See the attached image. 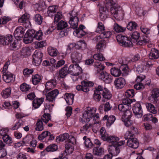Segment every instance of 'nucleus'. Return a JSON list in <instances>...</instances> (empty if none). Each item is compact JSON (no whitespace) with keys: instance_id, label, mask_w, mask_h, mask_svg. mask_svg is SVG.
<instances>
[{"instance_id":"19","label":"nucleus","mask_w":159,"mask_h":159,"mask_svg":"<svg viewBox=\"0 0 159 159\" xmlns=\"http://www.w3.org/2000/svg\"><path fill=\"white\" fill-rule=\"evenodd\" d=\"M110 154L113 156H116L119 154L120 149L116 146L111 145L109 146L108 148Z\"/></svg>"},{"instance_id":"58","label":"nucleus","mask_w":159,"mask_h":159,"mask_svg":"<svg viewBox=\"0 0 159 159\" xmlns=\"http://www.w3.org/2000/svg\"><path fill=\"white\" fill-rule=\"evenodd\" d=\"M104 8L102 7H101L100 9V16L101 19L102 20H105L107 17L106 14V12L104 11Z\"/></svg>"},{"instance_id":"55","label":"nucleus","mask_w":159,"mask_h":159,"mask_svg":"<svg viewBox=\"0 0 159 159\" xmlns=\"http://www.w3.org/2000/svg\"><path fill=\"white\" fill-rule=\"evenodd\" d=\"M93 58L96 60L100 61H103L105 60V58L103 55L101 53L95 54L93 56Z\"/></svg>"},{"instance_id":"50","label":"nucleus","mask_w":159,"mask_h":159,"mask_svg":"<svg viewBox=\"0 0 159 159\" xmlns=\"http://www.w3.org/2000/svg\"><path fill=\"white\" fill-rule=\"evenodd\" d=\"M56 11V7L55 6H50L48 7V13L50 16H53V14Z\"/></svg>"},{"instance_id":"26","label":"nucleus","mask_w":159,"mask_h":159,"mask_svg":"<svg viewBox=\"0 0 159 159\" xmlns=\"http://www.w3.org/2000/svg\"><path fill=\"white\" fill-rule=\"evenodd\" d=\"M100 133L101 139L104 141H107L110 136H109L106 132L105 129L103 127H102L100 130Z\"/></svg>"},{"instance_id":"2","label":"nucleus","mask_w":159,"mask_h":159,"mask_svg":"<svg viewBox=\"0 0 159 159\" xmlns=\"http://www.w3.org/2000/svg\"><path fill=\"white\" fill-rule=\"evenodd\" d=\"M116 39L118 43L121 45L125 47H130L132 46V43L130 40V38L120 34L116 36Z\"/></svg>"},{"instance_id":"15","label":"nucleus","mask_w":159,"mask_h":159,"mask_svg":"<svg viewBox=\"0 0 159 159\" xmlns=\"http://www.w3.org/2000/svg\"><path fill=\"white\" fill-rule=\"evenodd\" d=\"M24 30L21 26L16 28L14 32V36L17 40L23 37Z\"/></svg>"},{"instance_id":"45","label":"nucleus","mask_w":159,"mask_h":159,"mask_svg":"<svg viewBox=\"0 0 159 159\" xmlns=\"http://www.w3.org/2000/svg\"><path fill=\"white\" fill-rule=\"evenodd\" d=\"M75 33L76 34L77 37L79 38H81L86 34V33L84 31L80 29H76L73 32L74 34Z\"/></svg>"},{"instance_id":"49","label":"nucleus","mask_w":159,"mask_h":159,"mask_svg":"<svg viewBox=\"0 0 159 159\" xmlns=\"http://www.w3.org/2000/svg\"><path fill=\"white\" fill-rule=\"evenodd\" d=\"M132 115V112L129 110V109L126 110L124 112V114L122 116V119H130Z\"/></svg>"},{"instance_id":"28","label":"nucleus","mask_w":159,"mask_h":159,"mask_svg":"<svg viewBox=\"0 0 159 159\" xmlns=\"http://www.w3.org/2000/svg\"><path fill=\"white\" fill-rule=\"evenodd\" d=\"M149 57L150 59H157L159 57L158 51L155 48L151 50V52L150 53Z\"/></svg>"},{"instance_id":"14","label":"nucleus","mask_w":159,"mask_h":159,"mask_svg":"<svg viewBox=\"0 0 159 159\" xmlns=\"http://www.w3.org/2000/svg\"><path fill=\"white\" fill-rule=\"evenodd\" d=\"M70 16L71 17H70L69 23L70 25L71 28H75L78 25V18L76 15L73 16L71 14H70Z\"/></svg>"},{"instance_id":"57","label":"nucleus","mask_w":159,"mask_h":159,"mask_svg":"<svg viewBox=\"0 0 159 159\" xmlns=\"http://www.w3.org/2000/svg\"><path fill=\"white\" fill-rule=\"evenodd\" d=\"M131 107L130 106L121 104L118 105V109L120 111L123 112L125 111L126 110L129 109Z\"/></svg>"},{"instance_id":"32","label":"nucleus","mask_w":159,"mask_h":159,"mask_svg":"<svg viewBox=\"0 0 159 159\" xmlns=\"http://www.w3.org/2000/svg\"><path fill=\"white\" fill-rule=\"evenodd\" d=\"M94 66L97 69V70L98 73L99 74V75H101V72H104L103 70L104 68V66L101 63H97L94 64Z\"/></svg>"},{"instance_id":"4","label":"nucleus","mask_w":159,"mask_h":159,"mask_svg":"<svg viewBox=\"0 0 159 159\" xmlns=\"http://www.w3.org/2000/svg\"><path fill=\"white\" fill-rule=\"evenodd\" d=\"M57 81H58L57 80V79L55 78V76L54 75L53 79L46 82L45 85V88L43 91L44 94L46 95L48 91L54 89L56 86Z\"/></svg>"},{"instance_id":"43","label":"nucleus","mask_w":159,"mask_h":159,"mask_svg":"<svg viewBox=\"0 0 159 159\" xmlns=\"http://www.w3.org/2000/svg\"><path fill=\"white\" fill-rule=\"evenodd\" d=\"M2 139L3 141L7 144L10 145L13 142L11 137L7 134L3 136Z\"/></svg>"},{"instance_id":"39","label":"nucleus","mask_w":159,"mask_h":159,"mask_svg":"<svg viewBox=\"0 0 159 159\" xmlns=\"http://www.w3.org/2000/svg\"><path fill=\"white\" fill-rule=\"evenodd\" d=\"M137 24L135 22L131 21L129 22L127 25V29L130 31L134 30L137 26Z\"/></svg>"},{"instance_id":"35","label":"nucleus","mask_w":159,"mask_h":159,"mask_svg":"<svg viewBox=\"0 0 159 159\" xmlns=\"http://www.w3.org/2000/svg\"><path fill=\"white\" fill-rule=\"evenodd\" d=\"M146 107L148 110L150 112L153 114L157 112V110L156 109L154 106L150 103H147L146 104Z\"/></svg>"},{"instance_id":"37","label":"nucleus","mask_w":159,"mask_h":159,"mask_svg":"<svg viewBox=\"0 0 159 159\" xmlns=\"http://www.w3.org/2000/svg\"><path fill=\"white\" fill-rule=\"evenodd\" d=\"M114 30L115 31L119 33L121 32H124L126 28L125 27H122L119 25L117 23H115L113 26Z\"/></svg>"},{"instance_id":"38","label":"nucleus","mask_w":159,"mask_h":159,"mask_svg":"<svg viewBox=\"0 0 159 159\" xmlns=\"http://www.w3.org/2000/svg\"><path fill=\"white\" fill-rule=\"evenodd\" d=\"M58 149V147L55 144H50L46 148V150L48 152H53L55 151Z\"/></svg>"},{"instance_id":"9","label":"nucleus","mask_w":159,"mask_h":159,"mask_svg":"<svg viewBox=\"0 0 159 159\" xmlns=\"http://www.w3.org/2000/svg\"><path fill=\"white\" fill-rule=\"evenodd\" d=\"M151 96L148 97V99L153 102H156L157 98L159 97V89H153L151 91Z\"/></svg>"},{"instance_id":"60","label":"nucleus","mask_w":159,"mask_h":159,"mask_svg":"<svg viewBox=\"0 0 159 159\" xmlns=\"http://www.w3.org/2000/svg\"><path fill=\"white\" fill-rule=\"evenodd\" d=\"M49 133L50 132H49L48 131H44L41 134L39 135L38 138V139L39 140H43L47 136H48L49 134Z\"/></svg>"},{"instance_id":"56","label":"nucleus","mask_w":159,"mask_h":159,"mask_svg":"<svg viewBox=\"0 0 159 159\" xmlns=\"http://www.w3.org/2000/svg\"><path fill=\"white\" fill-rule=\"evenodd\" d=\"M146 69L145 65L140 64L137 66L136 67V70L137 72L140 73L143 72Z\"/></svg>"},{"instance_id":"62","label":"nucleus","mask_w":159,"mask_h":159,"mask_svg":"<svg viewBox=\"0 0 159 159\" xmlns=\"http://www.w3.org/2000/svg\"><path fill=\"white\" fill-rule=\"evenodd\" d=\"M134 95V90L133 89L127 90L125 93V95L126 97H133Z\"/></svg>"},{"instance_id":"51","label":"nucleus","mask_w":159,"mask_h":159,"mask_svg":"<svg viewBox=\"0 0 159 159\" xmlns=\"http://www.w3.org/2000/svg\"><path fill=\"white\" fill-rule=\"evenodd\" d=\"M150 42L149 39L145 36L142 39H141L138 42V44L139 45H145Z\"/></svg>"},{"instance_id":"13","label":"nucleus","mask_w":159,"mask_h":159,"mask_svg":"<svg viewBox=\"0 0 159 159\" xmlns=\"http://www.w3.org/2000/svg\"><path fill=\"white\" fill-rule=\"evenodd\" d=\"M116 88L117 89H121L123 88L125 84V79L122 77H119L116 78L114 82Z\"/></svg>"},{"instance_id":"48","label":"nucleus","mask_w":159,"mask_h":159,"mask_svg":"<svg viewBox=\"0 0 159 159\" xmlns=\"http://www.w3.org/2000/svg\"><path fill=\"white\" fill-rule=\"evenodd\" d=\"M20 88L22 91L26 92L31 89V87L30 85L25 83H23L20 85Z\"/></svg>"},{"instance_id":"5","label":"nucleus","mask_w":159,"mask_h":159,"mask_svg":"<svg viewBox=\"0 0 159 159\" xmlns=\"http://www.w3.org/2000/svg\"><path fill=\"white\" fill-rule=\"evenodd\" d=\"M43 56L41 51L36 50L34 52L33 55V64L36 66H39L42 61V57Z\"/></svg>"},{"instance_id":"25","label":"nucleus","mask_w":159,"mask_h":159,"mask_svg":"<svg viewBox=\"0 0 159 159\" xmlns=\"http://www.w3.org/2000/svg\"><path fill=\"white\" fill-rule=\"evenodd\" d=\"M44 101L43 98H37L34 99L33 102V106L35 108L39 107Z\"/></svg>"},{"instance_id":"30","label":"nucleus","mask_w":159,"mask_h":159,"mask_svg":"<svg viewBox=\"0 0 159 159\" xmlns=\"http://www.w3.org/2000/svg\"><path fill=\"white\" fill-rule=\"evenodd\" d=\"M119 140V138L116 136H110L109 139L108 140V142L111 143V145L116 146V143Z\"/></svg>"},{"instance_id":"54","label":"nucleus","mask_w":159,"mask_h":159,"mask_svg":"<svg viewBox=\"0 0 159 159\" xmlns=\"http://www.w3.org/2000/svg\"><path fill=\"white\" fill-rule=\"evenodd\" d=\"M11 89L10 88H7L4 91L2 92V95L4 98H7L11 93Z\"/></svg>"},{"instance_id":"44","label":"nucleus","mask_w":159,"mask_h":159,"mask_svg":"<svg viewBox=\"0 0 159 159\" xmlns=\"http://www.w3.org/2000/svg\"><path fill=\"white\" fill-rule=\"evenodd\" d=\"M105 4L106 7L110 8H111V7H113L117 4L115 0H106Z\"/></svg>"},{"instance_id":"12","label":"nucleus","mask_w":159,"mask_h":159,"mask_svg":"<svg viewBox=\"0 0 159 159\" xmlns=\"http://www.w3.org/2000/svg\"><path fill=\"white\" fill-rule=\"evenodd\" d=\"M71 58L73 63H79L82 60V54L78 52H74L71 54Z\"/></svg>"},{"instance_id":"61","label":"nucleus","mask_w":159,"mask_h":159,"mask_svg":"<svg viewBox=\"0 0 159 159\" xmlns=\"http://www.w3.org/2000/svg\"><path fill=\"white\" fill-rule=\"evenodd\" d=\"M21 52L23 55H29L30 54V50L28 47L23 48L22 49Z\"/></svg>"},{"instance_id":"33","label":"nucleus","mask_w":159,"mask_h":159,"mask_svg":"<svg viewBox=\"0 0 159 159\" xmlns=\"http://www.w3.org/2000/svg\"><path fill=\"white\" fill-rule=\"evenodd\" d=\"M36 127L35 128L36 130L38 131H41L43 129V123L41 119H38L36 123Z\"/></svg>"},{"instance_id":"16","label":"nucleus","mask_w":159,"mask_h":159,"mask_svg":"<svg viewBox=\"0 0 159 159\" xmlns=\"http://www.w3.org/2000/svg\"><path fill=\"white\" fill-rule=\"evenodd\" d=\"M3 78L4 81L8 83L14 82L15 80L13 75L9 72L3 74Z\"/></svg>"},{"instance_id":"59","label":"nucleus","mask_w":159,"mask_h":159,"mask_svg":"<svg viewBox=\"0 0 159 159\" xmlns=\"http://www.w3.org/2000/svg\"><path fill=\"white\" fill-rule=\"evenodd\" d=\"M105 30V27L104 25L101 22H99L96 32L98 33L102 32Z\"/></svg>"},{"instance_id":"29","label":"nucleus","mask_w":159,"mask_h":159,"mask_svg":"<svg viewBox=\"0 0 159 159\" xmlns=\"http://www.w3.org/2000/svg\"><path fill=\"white\" fill-rule=\"evenodd\" d=\"M67 25L66 22L63 20H61L57 24V30H61L66 28Z\"/></svg>"},{"instance_id":"42","label":"nucleus","mask_w":159,"mask_h":159,"mask_svg":"<svg viewBox=\"0 0 159 159\" xmlns=\"http://www.w3.org/2000/svg\"><path fill=\"white\" fill-rule=\"evenodd\" d=\"M34 20L37 24L40 25L43 21L42 17L39 14H36L34 16Z\"/></svg>"},{"instance_id":"1","label":"nucleus","mask_w":159,"mask_h":159,"mask_svg":"<svg viewBox=\"0 0 159 159\" xmlns=\"http://www.w3.org/2000/svg\"><path fill=\"white\" fill-rule=\"evenodd\" d=\"M96 111V109L95 108L88 107L87 110L83 113L82 118L80 119L82 123L84 124L80 129V131L83 133L86 134L89 132V129L92 125L89 122L90 119H92L93 116L95 114Z\"/></svg>"},{"instance_id":"10","label":"nucleus","mask_w":159,"mask_h":159,"mask_svg":"<svg viewBox=\"0 0 159 159\" xmlns=\"http://www.w3.org/2000/svg\"><path fill=\"white\" fill-rule=\"evenodd\" d=\"M127 145L129 147L136 149L139 145V143L137 139L129 138L127 142Z\"/></svg>"},{"instance_id":"52","label":"nucleus","mask_w":159,"mask_h":159,"mask_svg":"<svg viewBox=\"0 0 159 159\" xmlns=\"http://www.w3.org/2000/svg\"><path fill=\"white\" fill-rule=\"evenodd\" d=\"M69 136L68 134L65 133L61 135L57 138V141H63L66 140Z\"/></svg>"},{"instance_id":"8","label":"nucleus","mask_w":159,"mask_h":159,"mask_svg":"<svg viewBox=\"0 0 159 159\" xmlns=\"http://www.w3.org/2000/svg\"><path fill=\"white\" fill-rule=\"evenodd\" d=\"M134 113L138 118H141L143 115V110L141 104L139 103H136L133 107Z\"/></svg>"},{"instance_id":"40","label":"nucleus","mask_w":159,"mask_h":159,"mask_svg":"<svg viewBox=\"0 0 159 159\" xmlns=\"http://www.w3.org/2000/svg\"><path fill=\"white\" fill-rule=\"evenodd\" d=\"M48 52L49 54L52 57L56 56L58 52L57 49L56 48H54L52 47H49L48 48Z\"/></svg>"},{"instance_id":"36","label":"nucleus","mask_w":159,"mask_h":159,"mask_svg":"<svg viewBox=\"0 0 159 159\" xmlns=\"http://www.w3.org/2000/svg\"><path fill=\"white\" fill-rule=\"evenodd\" d=\"M106 44V42L105 40H101L96 47L98 51L99 52H101L102 48L105 47Z\"/></svg>"},{"instance_id":"11","label":"nucleus","mask_w":159,"mask_h":159,"mask_svg":"<svg viewBox=\"0 0 159 159\" xmlns=\"http://www.w3.org/2000/svg\"><path fill=\"white\" fill-rule=\"evenodd\" d=\"M58 94V90L57 89H54L47 94L46 100L49 102H52L55 100Z\"/></svg>"},{"instance_id":"53","label":"nucleus","mask_w":159,"mask_h":159,"mask_svg":"<svg viewBox=\"0 0 159 159\" xmlns=\"http://www.w3.org/2000/svg\"><path fill=\"white\" fill-rule=\"evenodd\" d=\"M33 39L32 37L25 33L24 38V41L25 43L28 44L31 43L33 41Z\"/></svg>"},{"instance_id":"18","label":"nucleus","mask_w":159,"mask_h":159,"mask_svg":"<svg viewBox=\"0 0 159 159\" xmlns=\"http://www.w3.org/2000/svg\"><path fill=\"white\" fill-rule=\"evenodd\" d=\"M99 76L100 78L107 83H110L112 81V77L105 71L101 72Z\"/></svg>"},{"instance_id":"6","label":"nucleus","mask_w":159,"mask_h":159,"mask_svg":"<svg viewBox=\"0 0 159 159\" xmlns=\"http://www.w3.org/2000/svg\"><path fill=\"white\" fill-rule=\"evenodd\" d=\"M69 68L65 66L60 69L59 72L56 73L54 75L55 76V78L57 79V80L60 81L61 79H63L65 77L69 72Z\"/></svg>"},{"instance_id":"63","label":"nucleus","mask_w":159,"mask_h":159,"mask_svg":"<svg viewBox=\"0 0 159 159\" xmlns=\"http://www.w3.org/2000/svg\"><path fill=\"white\" fill-rule=\"evenodd\" d=\"M128 97L124 98L122 100V103L125 105L130 106V104L133 102L132 100L128 98Z\"/></svg>"},{"instance_id":"3","label":"nucleus","mask_w":159,"mask_h":159,"mask_svg":"<svg viewBox=\"0 0 159 159\" xmlns=\"http://www.w3.org/2000/svg\"><path fill=\"white\" fill-rule=\"evenodd\" d=\"M81 85H78L76 89L78 91L82 90L84 92H88L89 90V87H92L94 84L93 82L87 80H83L81 82Z\"/></svg>"},{"instance_id":"21","label":"nucleus","mask_w":159,"mask_h":159,"mask_svg":"<svg viewBox=\"0 0 159 159\" xmlns=\"http://www.w3.org/2000/svg\"><path fill=\"white\" fill-rule=\"evenodd\" d=\"M101 89V86L99 85L96 88L93 94V98L94 100L97 102H99L101 98V93L100 90Z\"/></svg>"},{"instance_id":"23","label":"nucleus","mask_w":159,"mask_h":159,"mask_svg":"<svg viewBox=\"0 0 159 159\" xmlns=\"http://www.w3.org/2000/svg\"><path fill=\"white\" fill-rule=\"evenodd\" d=\"M74 95L71 93H66L64 96V98L68 105L72 104L74 100Z\"/></svg>"},{"instance_id":"22","label":"nucleus","mask_w":159,"mask_h":159,"mask_svg":"<svg viewBox=\"0 0 159 159\" xmlns=\"http://www.w3.org/2000/svg\"><path fill=\"white\" fill-rule=\"evenodd\" d=\"M107 120L106 125L107 127H109L112 125L116 120L115 117L113 116H111L108 117L107 115H105L103 117V120Z\"/></svg>"},{"instance_id":"31","label":"nucleus","mask_w":159,"mask_h":159,"mask_svg":"<svg viewBox=\"0 0 159 159\" xmlns=\"http://www.w3.org/2000/svg\"><path fill=\"white\" fill-rule=\"evenodd\" d=\"M104 152V149L102 148L95 147L93 149V153L95 155L100 156L103 154Z\"/></svg>"},{"instance_id":"7","label":"nucleus","mask_w":159,"mask_h":159,"mask_svg":"<svg viewBox=\"0 0 159 159\" xmlns=\"http://www.w3.org/2000/svg\"><path fill=\"white\" fill-rule=\"evenodd\" d=\"M69 68V72L71 74L79 75L82 72L81 68L76 63L75 64L71 65Z\"/></svg>"},{"instance_id":"27","label":"nucleus","mask_w":159,"mask_h":159,"mask_svg":"<svg viewBox=\"0 0 159 159\" xmlns=\"http://www.w3.org/2000/svg\"><path fill=\"white\" fill-rule=\"evenodd\" d=\"M120 9V6L117 4L113 6V7H111L110 11L111 14L114 15V17H117L118 13V11Z\"/></svg>"},{"instance_id":"17","label":"nucleus","mask_w":159,"mask_h":159,"mask_svg":"<svg viewBox=\"0 0 159 159\" xmlns=\"http://www.w3.org/2000/svg\"><path fill=\"white\" fill-rule=\"evenodd\" d=\"M29 17V15L24 14L18 19V22L22 23L25 27H28L30 23Z\"/></svg>"},{"instance_id":"41","label":"nucleus","mask_w":159,"mask_h":159,"mask_svg":"<svg viewBox=\"0 0 159 159\" xmlns=\"http://www.w3.org/2000/svg\"><path fill=\"white\" fill-rule=\"evenodd\" d=\"M41 79V76L38 75L36 74L32 77V81L34 85H37L40 81Z\"/></svg>"},{"instance_id":"46","label":"nucleus","mask_w":159,"mask_h":159,"mask_svg":"<svg viewBox=\"0 0 159 159\" xmlns=\"http://www.w3.org/2000/svg\"><path fill=\"white\" fill-rule=\"evenodd\" d=\"M23 125V120H19L11 128V129L12 130H17Z\"/></svg>"},{"instance_id":"64","label":"nucleus","mask_w":159,"mask_h":159,"mask_svg":"<svg viewBox=\"0 0 159 159\" xmlns=\"http://www.w3.org/2000/svg\"><path fill=\"white\" fill-rule=\"evenodd\" d=\"M62 18V14L60 12H58L55 15L54 18V22L56 23Z\"/></svg>"},{"instance_id":"47","label":"nucleus","mask_w":159,"mask_h":159,"mask_svg":"<svg viewBox=\"0 0 159 159\" xmlns=\"http://www.w3.org/2000/svg\"><path fill=\"white\" fill-rule=\"evenodd\" d=\"M50 117L51 116L49 114L44 113L41 119L46 124L51 119Z\"/></svg>"},{"instance_id":"34","label":"nucleus","mask_w":159,"mask_h":159,"mask_svg":"<svg viewBox=\"0 0 159 159\" xmlns=\"http://www.w3.org/2000/svg\"><path fill=\"white\" fill-rule=\"evenodd\" d=\"M111 74L114 76L117 77L120 75L121 72L119 69L114 67L111 69Z\"/></svg>"},{"instance_id":"24","label":"nucleus","mask_w":159,"mask_h":159,"mask_svg":"<svg viewBox=\"0 0 159 159\" xmlns=\"http://www.w3.org/2000/svg\"><path fill=\"white\" fill-rule=\"evenodd\" d=\"M111 33L110 31H104L102 32L99 36H96L94 39L97 41L101 38H107L110 37Z\"/></svg>"},{"instance_id":"20","label":"nucleus","mask_w":159,"mask_h":159,"mask_svg":"<svg viewBox=\"0 0 159 159\" xmlns=\"http://www.w3.org/2000/svg\"><path fill=\"white\" fill-rule=\"evenodd\" d=\"M101 95L103 97L107 99H110L112 97V94L108 89L104 88L101 86V89L100 90Z\"/></svg>"}]
</instances>
